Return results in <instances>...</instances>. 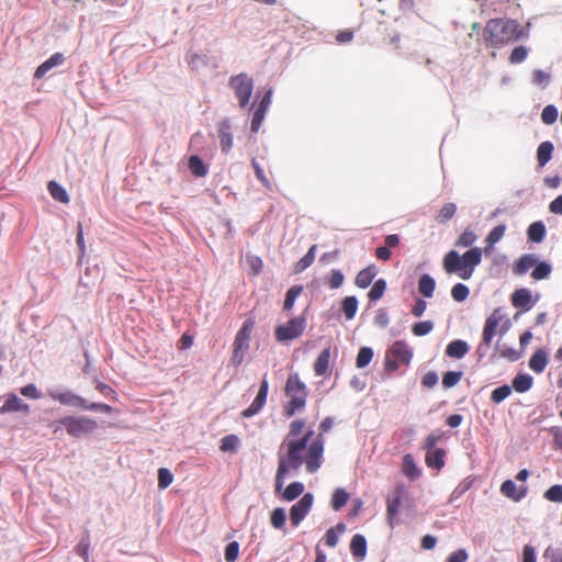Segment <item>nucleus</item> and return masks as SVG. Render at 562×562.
<instances>
[{
  "mask_svg": "<svg viewBox=\"0 0 562 562\" xmlns=\"http://www.w3.org/2000/svg\"><path fill=\"white\" fill-rule=\"evenodd\" d=\"M528 56V49L527 47L520 45L515 47L510 55H509V63L510 64H520L522 63Z\"/></svg>",
  "mask_w": 562,
  "mask_h": 562,
  "instance_id": "obj_57",
  "label": "nucleus"
},
{
  "mask_svg": "<svg viewBox=\"0 0 562 562\" xmlns=\"http://www.w3.org/2000/svg\"><path fill=\"white\" fill-rule=\"evenodd\" d=\"M544 497L553 503H562V485L555 484L544 493Z\"/></svg>",
  "mask_w": 562,
  "mask_h": 562,
  "instance_id": "obj_61",
  "label": "nucleus"
},
{
  "mask_svg": "<svg viewBox=\"0 0 562 562\" xmlns=\"http://www.w3.org/2000/svg\"><path fill=\"white\" fill-rule=\"evenodd\" d=\"M461 258L463 266L462 279L469 280L472 277L475 267L479 266L482 261V249L479 247H473L465 251Z\"/></svg>",
  "mask_w": 562,
  "mask_h": 562,
  "instance_id": "obj_9",
  "label": "nucleus"
},
{
  "mask_svg": "<svg viewBox=\"0 0 562 562\" xmlns=\"http://www.w3.org/2000/svg\"><path fill=\"white\" fill-rule=\"evenodd\" d=\"M305 327V317L291 318L286 324L276 327V338L280 342L293 340L303 334Z\"/></svg>",
  "mask_w": 562,
  "mask_h": 562,
  "instance_id": "obj_6",
  "label": "nucleus"
},
{
  "mask_svg": "<svg viewBox=\"0 0 562 562\" xmlns=\"http://www.w3.org/2000/svg\"><path fill=\"white\" fill-rule=\"evenodd\" d=\"M470 294L469 288L463 283H457L451 289V296L457 302H463Z\"/></svg>",
  "mask_w": 562,
  "mask_h": 562,
  "instance_id": "obj_52",
  "label": "nucleus"
},
{
  "mask_svg": "<svg viewBox=\"0 0 562 562\" xmlns=\"http://www.w3.org/2000/svg\"><path fill=\"white\" fill-rule=\"evenodd\" d=\"M344 281H345V276L338 269H333L330 271L329 276L327 277V283H328L329 289H331V290L339 289L344 284Z\"/></svg>",
  "mask_w": 562,
  "mask_h": 562,
  "instance_id": "obj_50",
  "label": "nucleus"
},
{
  "mask_svg": "<svg viewBox=\"0 0 562 562\" xmlns=\"http://www.w3.org/2000/svg\"><path fill=\"white\" fill-rule=\"evenodd\" d=\"M228 86L238 99L240 108L247 106L254 90L252 78L249 75L241 72L232 76L229 78Z\"/></svg>",
  "mask_w": 562,
  "mask_h": 562,
  "instance_id": "obj_5",
  "label": "nucleus"
},
{
  "mask_svg": "<svg viewBox=\"0 0 562 562\" xmlns=\"http://www.w3.org/2000/svg\"><path fill=\"white\" fill-rule=\"evenodd\" d=\"M304 492V485L301 482H293L288 485L283 492L284 499L291 502L297 498Z\"/></svg>",
  "mask_w": 562,
  "mask_h": 562,
  "instance_id": "obj_41",
  "label": "nucleus"
},
{
  "mask_svg": "<svg viewBox=\"0 0 562 562\" xmlns=\"http://www.w3.org/2000/svg\"><path fill=\"white\" fill-rule=\"evenodd\" d=\"M558 109L553 104L546 105L541 112V121L547 124H553L558 119Z\"/></svg>",
  "mask_w": 562,
  "mask_h": 562,
  "instance_id": "obj_49",
  "label": "nucleus"
},
{
  "mask_svg": "<svg viewBox=\"0 0 562 562\" xmlns=\"http://www.w3.org/2000/svg\"><path fill=\"white\" fill-rule=\"evenodd\" d=\"M60 425L71 437H82L94 432L98 429V423L89 416H66L59 420Z\"/></svg>",
  "mask_w": 562,
  "mask_h": 562,
  "instance_id": "obj_4",
  "label": "nucleus"
},
{
  "mask_svg": "<svg viewBox=\"0 0 562 562\" xmlns=\"http://www.w3.org/2000/svg\"><path fill=\"white\" fill-rule=\"evenodd\" d=\"M29 409L30 406L26 403H24L14 393H10L7 396L4 404L0 407V413L7 414L12 412H29Z\"/></svg>",
  "mask_w": 562,
  "mask_h": 562,
  "instance_id": "obj_18",
  "label": "nucleus"
},
{
  "mask_svg": "<svg viewBox=\"0 0 562 562\" xmlns=\"http://www.w3.org/2000/svg\"><path fill=\"white\" fill-rule=\"evenodd\" d=\"M187 61L192 69L198 70L202 67L207 66L209 58L206 55L203 54L188 53Z\"/></svg>",
  "mask_w": 562,
  "mask_h": 562,
  "instance_id": "obj_40",
  "label": "nucleus"
},
{
  "mask_svg": "<svg viewBox=\"0 0 562 562\" xmlns=\"http://www.w3.org/2000/svg\"><path fill=\"white\" fill-rule=\"evenodd\" d=\"M499 325L495 323H491L485 319L483 333H482V341L477 346L476 353L480 359L484 358L487 355L488 348L492 344L493 338L496 335L497 327Z\"/></svg>",
  "mask_w": 562,
  "mask_h": 562,
  "instance_id": "obj_11",
  "label": "nucleus"
},
{
  "mask_svg": "<svg viewBox=\"0 0 562 562\" xmlns=\"http://www.w3.org/2000/svg\"><path fill=\"white\" fill-rule=\"evenodd\" d=\"M548 363L547 353L543 350H537L529 360V368L536 372L541 373L544 371Z\"/></svg>",
  "mask_w": 562,
  "mask_h": 562,
  "instance_id": "obj_29",
  "label": "nucleus"
},
{
  "mask_svg": "<svg viewBox=\"0 0 562 562\" xmlns=\"http://www.w3.org/2000/svg\"><path fill=\"white\" fill-rule=\"evenodd\" d=\"M189 169L196 177H204L207 173V167L196 155L190 157Z\"/></svg>",
  "mask_w": 562,
  "mask_h": 562,
  "instance_id": "obj_39",
  "label": "nucleus"
},
{
  "mask_svg": "<svg viewBox=\"0 0 562 562\" xmlns=\"http://www.w3.org/2000/svg\"><path fill=\"white\" fill-rule=\"evenodd\" d=\"M526 35L524 27L517 21L510 19H492L484 29L485 40L494 47L518 41Z\"/></svg>",
  "mask_w": 562,
  "mask_h": 562,
  "instance_id": "obj_2",
  "label": "nucleus"
},
{
  "mask_svg": "<svg viewBox=\"0 0 562 562\" xmlns=\"http://www.w3.org/2000/svg\"><path fill=\"white\" fill-rule=\"evenodd\" d=\"M390 353L402 364H408L412 360V349L404 341H395L390 348Z\"/></svg>",
  "mask_w": 562,
  "mask_h": 562,
  "instance_id": "obj_16",
  "label": "nucleus"
},
{
  "mask_svg": "<svg viewBox=\"0 0 562 562\" xmlns=\"http://www.w3.org/2000/svg\"><path fill=\"white\" fill-rule=\"evenodd\" d=\"M546 225L541 221L533 222L527 229L528 239L533 243H541L546 237Z\"/></svg>",
  "mask_w": 562,
  "mask_h": 562,
  "instance_id": "obj_28",
  "label": "nucleus"
},
{
  "mask_svg": "<svg viewBox=\"0 0 562 562\" xmlns=\"http://www.w3.org/2000/svg\"><path fill=\"white\" fill-rule=\"evenodd\" d=\"M220 143L222 151L228 153L233 147V134L231 132V123L224 120L220 123Z\"/></svg>",
  "mask_w": 562,
  "mask_h": 562,
  "instance_id": "obj_22",
  "label": "nucleus"
},
{
  "mask_svg": "<svg viewBox=\"0 0 562 562\" xmlns=\"http://www.w3.org/2000/svg\"><path fill=\"white\" fill-rule=\"evenodd\" d=\"M90 548V536L88 532L83 535L81 540L76 547V552L78 555L82 557L85 560H88V553Z\"/></svg>",
  "mask_w": 562,
  "mask_h": 562,
  "instance_id": "obj_60",
  "label": "nucleus"
},
{
  "mask_svg": "<svg viewBox=\"0 0 562 562\" xmlns=\"http://www.w3.org/2000/svg\"><path fill=\"white\" fill-rule=\"evenodd\" d=\"M173 481L172 473L165 468L158 470V486L161 490L167 488Z\"/></svg>",
  "mask_w": 562,
  "mask_h": 562,
  "instance_id": "obj_58",
  "label": "nucleus"
},
{
  "mask_svg": "<svg viewBox=\"0 0 562 562\" xmlns=\"http://www.w3.org/2000/svg\"><path fill=\"white\" fill-rule=\"evenodd\" d=\"M462 258L456 250H450L443 259V268L447 273H458L462 279Z\"/></svg>",
  "mask_w": 562,
  "mask_h": 562,
  "instance_id": "obj_15",
  "label": "nucleus"
},
{
  "mask_svg": "<svg viewBox=\"0 0 562 562\" xmlns=\"http://www.w3.org/2000/svg\"><path fill=\"white\" fill-rule=\"evenodd\" d=\"M239 442V438L236 435H227L221 440V450L224 452H235Z\"/></svg>",
  "mask_w": 562,
  "mask_h": 562,
  "instance_id": "obj_48",
  "label": "nucleus"
},
{
  "mask_svg": "<svg viewBox=\"0 0 562 562\" xmlns=\"http://www.w3.org/2000/svg\"><path fill=\"white\" fill-rule=\"evenodd\" d=\"M349 494L345 488L338 487L334 491L331 497V507L334 510L341 509L348 502Z\"/></svg>",
  "mask_w": 562,
  "mask_h": 562,
  "instance_id": "obj_36",
  "label": "nucleus"
},
{
  "mask_svg": "<svg viewBox=\"0 0 562 562\" xmlns=\"http://www.w3.org/2000/svg\"><path fill=\"white\" fill-rule=\"evenodd\" d=\"M533 379L531 375L527 373H519L513 380V386L516 392L525 393L529 391L532 386Z\"/></svg>",
  "mask_w": 562,
  "mask_h": 562,
  "instance_id": "obj_30",
  "label": "nucleus"
},
{
  "mask_svg": "<svg viewBox=\"0 0 562 562\" xmlns=\"http://www.w3.org/2000/svg\"><path fill=\"white\" fill-rule=\"evenodd\" d=\"M506 232V226L504 224L495 226L486 236V243L491 246H494V244L498 243Z\"/></svg>",
  "mask_w": 562,
  "mask_h": 562,
  "instance_id": "obj_55",
  "label": "nucleus"
},
{
  "mask_svg": "<svg viewBox=\"0 0 562 562\" xmlns=\"http://www.w3.org/2000/svg\"><path fill=\"white\" fill-rule=\"evenodd\" d=\"M403 472L412 480H415L420 475V471L411 454H406L403 459Z\"/></svg>",
  "mask_w": 562,
  "mask_h": 562,
  "instance_id": "obj_37",
  "label": "nucleus"
},
{
  "mask_svg": "<svg viewBox=\"0 0 562 562\" xmlns=\"http://www.w3.org/2000/svg\"><path fill=\"white\" fill-rule=\"evenodd\" d=\"M254 324L255 323L252 319H247L244 322L241 328L236 334L233 347H237L238 349H249V341Z\"/></svg>",
  "mask_w": 562,
  "mask_h": 562,
  "instance_id": "obj_14",
  "label": "nucleus"
},
{
  "mask_svg": "<svg viewBox=\"0 0 562 562\" xmlns=\"http://www.w3.org/2000/svg\"><path fill=\"white\" fill-rule=\"evenodd\" d=\"M48 191L52 198L61 203L69 202V195L67 191L56 181L48 182Z\"/></svg>",
  "mask_w": 562,
  "mask_h": 562,
  "instance_id": "obj_33",
  "label": "nucleus"
},
{
  "mask_svg": "<svg viewBox=\"0 0 562 562\" xmlns=\"http://www.w3.org/2000/svg\"><path fill=\"white\" fill-rule=\"evenodd\" d=\"M537 262L538 256L536 254H525L516 260L513 272L516 276H524L529 269L535 267Z\"/></svg>",
  "mask_w": 562,
  "mask_h": 562,
  "instance_id": "obj_17",
  "label": "nucleus"
},
{
  "mask_svg": "<svg viewBox=\"0 0 562 562\" xmlns=\"http://www.w3.org/2000/svg\"><path fill=\"white\" fill-rule=\"evenodd\" d=\"M552 272V266L547 261H538L535 266V269L531 272V277L535 280H544L548 279Z\"/></svg>",
  "mask_w": 562,
  "mask_h": 562,
  "instance_id": "obj_35",
  "label": "nucleus"
},
{
  "mask_svg": "<svg viewBox=\"0 0 562 562\" xmlns=\"http://www.w3.org/2000/svg\"><path fill=\"white\" fill-rule=\"evenodd\" d=\"M435 289V279L430 274L424 273L418 280V292L424 297H431L434 295Z\"/></svg>",
  "mask_w": 562,
  "mask_h": 562,
  "instance_id": "obj_25",
  "label": "nucleus"
},
{
  "mask_svg": "<svg viewBox=\"0 0 562 562\" xmlns=\"http://www.w3.org/2000/svg\"><path fill=\"white\" fill-rule=\"evenodd\" d=\"M445 450L437 448L426 453V463L429 468L440 470L445 465Z\"/></svg>",
  "mask_w": 562,
  "mask_h": 562,
  "instance_id": "obj_27",
  "label": "nucleus"
},
{
  "mask_svg": "<svg viewBox=\"0 0 562 562\" xmlns=\"http://www.w3.org/2000/svg\"><path fill=\"white\" fill-rule=\"evenodd\" d=\"M499 325L495 323H491L485 319L483 333H482V341L477 346L476 353L480 359L484 358L487 355L488 348L492 344L493 338L496 335L497 327Z\"/></svg>",
  "mask_w": 562,
  "mask_h": 562,
  "instance_id": "obj_10",
  "label": "nucleus"
},
{
  "mask_svg": "<svg viewBox=\"0 0 562 562\" xmlns=\"http://www.w3.org/2000/svg\"><path fill=\"white\" fill-rule=\"evenodd\" d=\"M285 510L281 507L273 509L271 513V525L276 529H281L285 525Z\"/></svg>",
  "mask_w": 562,
  "mask_h": 562,
  "instance_id": "obj_56",
  "label": "nucleus"
},
{
  "mask_svg": "<svg viewBox=\"0 0 562 562\" xmlns=\"http://www.w3.org/2000/svg\"><path fill=\"white\" fill-rule=\"evenodd\" d=\"M315 256H316V245H313L308 251L304 255L303 258H301L295 267H294V272L295 273H301L303 272L305 269H307L315 260Z\"/></svg>",
  "mask_w": 562,
  "mask_h": 562,
  "instance_id": "obj_32",
  "label": "nucleus"
},
{
  "mask_svg": "<svg viewBox=\"0 0 562 562\" xmlns=\"http://www.w3.org/2000/svg\"><path fill=\"white\" fill-rule=\"evenodd\" d=\"M285 394L290 397L289 403L284 407V413L288 417L293 416L296 411L305 407L307 389L296 373L289 375L285 384Z\"/></svg>",
  "mask_w": 562,
  "mask_h": 562,
  "instance_id": "obj_3",
  "label": "nucleus"
},
{
  "mask_svg": "<svg viewBox=\"0 0 562 562\" xmlns=\"http://www.w3.org/2000/svg\"><path fill=\"white\" fill-rule=\"evenodd\" d=\"M302 291H303V286L302 285H293V286H291L286 291L284 303H283V310L284 311H291L292 310L296 299L302 293Z\"/></svg>",
  "mask_w": 562,
  "mask_h": 562,
  "instance_id": "obj_38",
  "label": "nucleus"
},
{
  "mask_svg": "<svg viewBox=\"0 0 562 562\" xmlns=\"http://www.w3.org/2000/svg\"><path fill=\"white\" fill-rule=\"evenodd\" d=\"M495 350L499 352L501 357H503L512 362H515L521 358V352L517 351L513 347H506V346L501 347L499 344H496Z\"/></svg>",
  "mask_w": 562,
  "mask_h": 562,
  "instance_id": "obj_44",
  "label": "nucleus"
},
{
  "mask_svg": "<svg viewBox=\"0 0 562 562\" xmlns=\"http://www.w3.org/2000/svg\"><path fill=\"white\" fill-rule=\"evenodd\" d=\"M462 374L463 373L461 371L446 372L442 378L443 387L451 389V387L456 386L460 382Z\"/></svg>",
  "mask_w": 562,
  "mask_h": 562,
  "instance_id": "obj_53",
  "label": "nucleus"
},
{
  "mask_svg": "<svg viewBox=\"0 0 562 562\" xmlns=\"http://www.w3.org/2000/svg\"><path fill=\"white\" fill-rule=\"evenodd\" d=\"M378 274V269L374 265H370L367 268L360 270L356 277L355 283L357 286L361 289L368 288L375 276Z\"/></svg>",
  "mask_w": 562,
  "mask_h": 562,
  "instance_id": "obj_23",
  "label": "nucleus"
},
{
  "mask_svg": "<svg viewBox=\"0 0 562 562\" xmlns=\"http://www.w3.org/2000/svg\"><path fill=\"white\" fill-rule=\"evenodd\" d=\"M314 497L306 493L290 509V520L293 526H299L312 508Z\"/></svg>",
  "mask_w": 562,
  "mask_h": 562,
  "instance_id": "obj_8",
  "label": "nucleus"
},
{
  "mask_svg": "<svg viewBox=\"0 0 562 562\" xmlns=\"http://www.w3.org/2000/svg\"><path fill=\"white\" fill-rule=\"evenodd\" d=\"M350 551L355 559L362 560L367 555V540L362 535H355L350 542Z\"/></svg>",
  "mask_w": 562,
  "mask_h": 562,
  "instance_id": "obj_24",
  "label": "nucleus"
},
{
  "mask_svg": "<svg viewBox=\"0 0 562 562\" xmlns=\"http://www.w3.org/2000/svg\"><path fill=\"white\" fill-rule=\"evenodd\" d=\"M512 394V386L508 384H504L499 387H496L491 395L492 402L495 404L502 403Z\"/></svg>",
  "mask_w": 562,
  "mask_h": 562,
  "instance_id": "obj_47",
  "label": "nucleus"
},
{
  "mask_svg": "<svg viewBox=\"0 0 562 562\" xmlns=\"http://www.w3.org/2000/svg\"><path fill=\"white\" fill-rule=\"evenodd\" d=\"M305 423L295 419L290 424V431L281 445L278 453V470L276 474V490H282L290 471H297L303 464L308 473H315L322 465L324 453V438L318 434L312 440L313 430H308L303 437L296 439Z\"/></svg>",
  "mask_w": 562,
  "mask_h": 562,
  "instance_id": "obj_1",
  "label": "nucleus"
},
{
  "mask_svg": "<svg viewBox=\"0 0 562 562\" xmlns=\"http://www.w3.org/2000/svg\"><path fill=\"white\" fill-rule=\"evenodd\" d=\"M501 492L506 497H508L515 502H519L520 499H522L526 496L527 487L522 486L520 488V491H518L517 485L514 481L506 480L501 485Z\"/></svg>",
  "mask_w": 562,
  "mask_h": 562,
  "instance_id": "obj_20",
  "label": "nucleus"
},
{
  "mask_svg": "<svg viewBox=\"0 0 562 562\" xmlns=\"http://www.w3.org/2000/svg\"><path fill=\"white\" fill-rule=\"evenodd\" d=\"M469 554L465 549H458L447 558V562H467Z\"/></svg>",
  "mask_w": 562,
  "mask_h": 562,
  "instance_id": "obj_63",
  "label": "nucleus"
},
{
  "mask_svg": "<svg viewBox=\"0 0 562 562\" xmlns=\"http://www.w3.org/2000/svg\"><path fill=\"white\" fill-rule=\"evenodd\" d=\"M341 308L347 319H352L358 310V299L356 296H347L341 302Z\"/></svg>",
  "mask_w": 562,
  "mask_h": 562,
  "instance_id": "obj_34",
  "label": "nucleus"
},
{
  "mask_svg": "<svg viewBox=\"0 0 562 562\" xmlns=\"http://www.w3.org/2000/svg\"><path fill=\"white\" fill-rule=\"evenodd\" d=\"M475 240H476L475 233L472 229L467 228L458 237V239L456 241V246L457 247H471L475 243Z\"/></svg>",
  "mask_w": 562,
  "mask_h": 562,
  "instance_id": "obj_46",
  "label": "nucleus"
},
{
  "mask_svg": "<svg viewBox=\"0 0 562 562\" xmlns=\"http://www.w3.org/2000/svg\"><path fill=\"white\" fill-rule=\"evenodd\" d=\"M551 81V75L541 69H537L532 72V83L546 88Z\"/></svg>",
  "mask_w": 562,
  "mask_h": 562,
  "instance_id": "obj_54",
  "label": "nucleus"
},
{
  "mask_svg": "<svg viewBox=\"0 0 562 562\" xmlns=\"http://www.w3.org/2000/svg\"><path fill=\"white\" fill-rule=\"evenodd\" d=\"M544 557L550 559V562H562V549L549 547L544 551Z\"/></svg>",
  "mask_w": 562,
  "mask_h": 562,
  "instance_id": "obj_64",
  "label": "nucleus"
},
{
  "mask_svg": "<svg viewBox=\"0 0 562 562\" xmlns=\"http://www.w3.org/2000/svg\"><path fill=\"white\" fill-rule=\"evenodd\" d=\"M372 358L373 349L370 347H362L358 352L356 364L359 369L366 368L371 362Z\"/></svg>",
  "mask_w": 562,
  "mask_h": 562,
  "instance_id": "obj_42",
  "label": "nucleus"
},
{
  "mask_svg": "<svg viewBox=\"0 0 562 562\" xmlns=\"http://www.w3.org/2000/svg\"><path fill=\"white\" fill-rule=\"evenodd\" d=\"M554 146L550 140L542 142L537 149V160L540 167L546 166L552 158Z\"/></svg>",
  "mask_w": 562,
  "mask_h": 562,
  "instance_id": "obj_26",
  "label": "nucleus"
},
{
  "mask_svg": "<svg viewBox=\"0 0 562 562\" xmlns=\"http://www.w3.org/2000/svg\"><path fill=\"white\" fill-rule=\"evenodd\" d=\"M386 290V281L384 279H379L374 282L373 286L371 288L370 292L368 293V296L370 301H378L380 300L384 292Z\"/></svg>",
  "mask_w": 562,
  "mask_h": 562,
  "instance_id": "obj_43",
  "label": "nucleus"
},
{
  "mask_svg": "<svg viewBox=\"0 0 562 562\" xmlns=\"http://www.w3.org/2000/svg\"><path fill=\"white\" fill-rule=\"evenodd\" d=\"M434 329V322L431 321H423L415 323L412 327V331L417 337H423L428 335Z\"/></svg>",
  "mask_w": 562,
  "mask_h": 562,
  "instance_id": "obj_51",
  "label": "nucleus"
},
{
  "mask_svg": "<svg viewBox=\"0 0 562 562\" xmlns=\"http://www.w3.org/2000/svg\"><path fill=\"white\" fill-rule=\"evenodd\" d=\"M239 555V543L237 541L229 542L225 548V560L235 562Z\"/></svg>",
  "mask_w": 562,
  "mask_h": 562,
  "instance_id": "obj_62",
  "label": "nucleus"
},
{
  "mask_svg": "<svg viewBox=\"0 0 562 562\" xmlns=\"http://www.w3.org/2000/svg\"><path fill=\"white\" fill-rule=\"evenodd\" d=\"M47 394L49 395V397L57 401L61 405L77 407L82 411L88 409L89 402L85 397L74 393L72 391L59 392L58 390L53 389L48 390Z\"/></svg>",
  "mask_w": 562,
  "mask_h": 562,
  "instance_id": "obj_7",
  "label": "nucleus"
},
{
  "mask_svg": "<svg viewBox=\"0 0 562 562\" xmlns=\"http://www.w3.org/2000/svg\"><path fill=\"white\" fill-rule=\"evenodd\" d=\"M470 350V347L465 340L456 339L448 344L446 348V355L450 358L461 359Z\"/></svg>",
  "mask_w": 562,
  "mask_h": 562,
  "instance_id": "obj_21",
  "label": "nucleus"
},
{
  "mask_svg": "<svg viewBox=\"0 0 562 562\" xmlns=\"http://www.w3.org/2000/svg\"><path fill=\"white\" fill-rule=\"evenodd\" d=\"M457 211V205L454 203L445 204L438 215V222L445 223L453 217Z\"/></svg>",
  "mask_w": 562,
  "mask_h": 562,
  "instance_id": "obj_59",
  "label": "nucleus"
},
{
  "mask_svg": "<svg viewBox=\"0 0 562 562\" xmlns=\"http://www.w3.org/2000/svg\"><path fill=\"white\" fill-rule=\"evenodd\" d=\"M65 61V57L61 53L53 54L47 60L41 64L34 74V77L41 79L45 77V75L52 70L53 68L61 65Z\"/></svg>",
  "mask_w": 562,
  "mask_h": 562,
  "instance_id": "obj_19",
  "label": "nucleus"
},
{
  "mask_svg": "<svg viewBox=\"0 0 562 562\" xmlns=\"http://www.w3.org/2000/svg\"><path fill=\"white\" fill-rule=\"evenodd\" d=\"M473 484V480L471 477L464 479L451 493L449 502L452 503L460 498L465 492H468Z\"/></svg>",
  "mask_w": 562,
  "mask_h": 562,
  "instance_id": "obj_45",
  "label": "nucleus"
},
{
  "mask_svg": "<svg viewBox=\"0 0 562 562\" xmlns=\"http://www.w3.org/2000/svg\"><path fill=\"white\" fill-rule=\"evenodd\" d=\"M538 299L533 300L531 295V291L527 288H521L512 294V304L516 308H521L527 312L532 308Z\"/></svg>",
  "mask_w": 562,
  "mask_h": 562,
  "instance_id": "obj_12",
  "label": "nucleus"
},
{
  "mask_svg": "<svg viewBox=\"0 0 562 562\" xmlns=\"http://www.w3.org/2000/svg\"><path fill=\"white\" fill-rule=\"evenodd\" d=\"M404 493V487L402 485L396 486L393 495L387 497V506H386V516L389 519V524L393 526V519L400 512V507L402 505V496Z\"/></svg>",
  "mask_w": 562,
  "mask_h": 562,
  "instance_id": "obj_13",
  "label": "nucleus"
},
{
  "mask_svg": "<svg viewBox=\"0 0 562 562\" xmlns=\"http://www.w3.org/2000/svg\"><path fill=\"white\" fill-rule=\"evenodd\" d=\"M329 358H330V351L328 348L324 349L317 357L315 364H314V371L315 374L318 376L324 375L329 367Z\"/></svg>",
  "mask_w": 562,
  "mask_h": 562,
  "instance_id": "obj_31",
  "label": "nucleus"
}]
</instances>
